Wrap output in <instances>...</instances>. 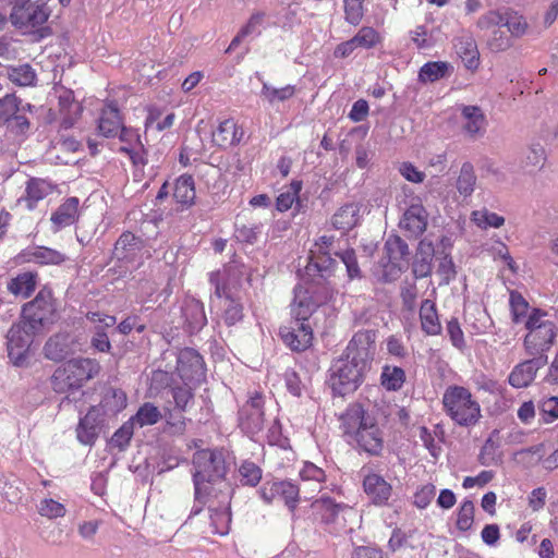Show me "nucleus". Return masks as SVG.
I'll return each instance as SVG.
<instances>
[{"instance_id": "obj_39", "label": "nucleus", "mask_w": 558, "mask_h": 558, "mask_svg": "<svg viewBox=\"0 0 558 558\" xmlns=\"http://www.w3.org/2000/svg\"><path fill=\"white\" fill-rule=\"evenodd\" d=\"M424 247H427V256H417L413 264V274L416 278H425L432 274V257L434 247L432 242L422 240L418 244V250L423 253Z\"/></svg>"}, {"instance_id": "obj_55", "label": "nucleus", "mask_w": 558, "mask_h": 558, "mask_svg": "<svg viewBox=\"0 0 558 558\" xmlns=\"http://www.w3.org/2000/svg\"><path fill=\"white\" fill-rule=\"evenodd\" d=\"M364 0H343L344 17L351 25H357L364 15Z\"/></svg>"}, {"instance_id": "obj_36", "label": "nucleus", "mask_w": 558, "mask_h": 558, "mask_svg": "<svg viewBox=\"0 0 558 558\" xmlns=\"http://www.w3.org/2000/svg\"><path fill=\"white\" fill-rule=\"evenodd\" d=\"M173 197L182 205H191L195 198L193 177H178L173 186Z\"/></svg>"}, {"instance_id": "obj_32", "label": "nucleus", "mask_w": 558, "mask_h": 558, "mask_svg": "<svg viewBox=\"0 0 558 558\" xmlns=\"http://www.w3.org/2000/svg\"><path fill=\"white\" fill-rule=\"evenodd\" d=\"M54 186L43 178H32L26 186L27 208L33 209L35 204L52 193Z\"/></svg>"}, {"instance_id": "obj_50", "label": "nucleus", "mask_w": 558, "mask_h": 558, "mask_svg": "<svg viewBox=\"0 0 558 558\" xmlns=\"http://www.w3.org/2000/svg\"><path fill=\"white\" fill-rule=\"evenodd\" d=\"M263 19H264L263 14H259V13L254 14L250 19L247 24L241 29L239 35L233 38L228 50L234 49L239 45V43L241 41L242 38L247 37V36L258 35L262 31Z\"/></svg>"}, {"instance_id": "obj_52", "label": "nucleus", "mask_w": 558, "mask_h": 558, "mask_svg": "<svg viewBox=\"0 0 558 558\" xmlns=\"http://www.w3.org/2000/svg\"><path fill=\"white\" fill-rule=\"evenodd\" d=\"M301 189H302V182L299 180H293L290 183V186L288 187V190L286 192H282L277 197L278 210L286 211V210L290 209L292 207L294 201L296 199L298 194L300 193Z\"/></svg>"}, {"instance_id": "obj_29", "label": "nucleus", "mask_w": 558, "mask_h": 558, "mask_svg": "<svg viewBox=\"0 0 558 558\" xmlns=\"http://www.w3.org/2000/svg\"><path fill=\"white\" fill-rule=\"evenodd\" d=\"M420 319L422 330L429 336L439 335L441 324L438 318L436 305L432 300H424L420 308Z\"/></svg>"}, {"instance_id": "obj_6", "label": "nucleus", "mask_w": 558, "mask_h": 558, "mask_svg": "<svg viewBox=\"0 0 558 558\" xmlns=\"http://www.w3.org/2000/svg\"><path fill=\"white\" fill-rule=\"evenodd\" d=\"M22 320L27 324L29 330L38 332L53 324L56 320V305L50 289L43 288L34 300L23 305Z\"/></svg>"}, {"instance_id": "obj_47", "label": "nucleus", "mask_w": 558, "mask_h": 558, "mask_svg": "<svg viewBox=\"0 0 558 558\" xmlns=\"http://www.w3.org/2000/svg\"><path fill=\"white\" fill-rule=\"evenodd\" d=\"M184 315L192 329L198 330L206 325L204 306L197 301H192L186 305Z\"/></svg>"}, {"instance_id": "obj_14", "label": "nucleus", "mask_w": 558, "mask_h": 558, "mask_svg": "<svg viewBox=\"0 0 558 558\" xmlns=\"http://www.w3.org/2000/svg\"><path fill=\"white\" fill-rule=\"evenodd\" d=\"M428 214L422 204L416 203L409 206L400 220V228L408 238H418L427 228Z\"/></svg>"}, {"instance_id": "obj_61", "label": "nucleus", "mask_w": 558, "mask_h": 558, "mask_svg": "<svg viewBox=\"0 0 558 558\" xmlns=\"http://www.w3.org/2000/svg\"><path fill=\"white\" fill-rule=\"evenodd\" d=\"M474 505L470 500L462 502L458 512L457 527L460 531H468L473 524Z\"/></svg>"}, {"instance_id": "obj_25", "label": "nucleus", "mask_w": 558, "mask_h": 558, "mask_svg": "<svg viewBox=\"0 0 558 558\" xmlns=\"http://www.w3.org/2000/svg\"><path fill=\"white\" fill-rule=\"evenodd\" d=\"M122 126V119L119 109L112 102L106 105L98 119V131L105 137L117 136Z\"/></svg>"}, {"instance_id": "obj_26", "label": "nucleus", "mask_w": 558, "mask_h": 558, "mask_svg": "<svg viewBox=\"0 0 558 558\" xmlns=\"http://www.w3.org/2000/svg\"><path fill=\"white\" fill-rule=\"evenodd\" d=\"M305 276L311 280L310 286L305 289L313 295V299H315L319 306L333 299L336 290L329 280L331 276L324 278L319 276V272L305 274Z\"/></svg>"}, {"instance_id": "obj_35", "label": "nucleus", "mask_w": 558, "mask_h": 558, "mask_svg": "<svg viewBox=\"0 0 558 558\" xmlns=\"http://www.w3.org/2000/svg\"><path fill=\"white\" fill-rule=\"evenodd\" d=\"M458 54L468 69H475L478 64V52L472 37H461L454 44Z\"/></svg>"}, {"instance_id": "obj_10", "label": "nucleus", "mask_w": 558, "mask_h": 558, "mask_svg": "<svg viewBox=\"0 0 558 558\" xmlns=\"http://www.w3.org/2000/svg\"><path fill=\"white\" fill-rule=\"evenodd\" d=\"M264 397L255 391L239 411V426L253 436L264 428Z\"/></svg>"}, {"instance_id": "obj_57", "label": "nucleus", "mask_w": 558, "mask_h": 558, "mask_svg": "<svg viewBox=\"0 0 558 558\" xmlns=\"http://www.w3.org/2000/svg\"><path fill=\"white\" fill-rule=\"evenodd\" d=\"M410 37L418 49H429L435 45L430 33L424 25L416 26L413 31H411Z\"/></svg>"}, {"instance_id": "obj_15", "label": "nucleus", "mask_w": 558, "mask_h": 558, "mask_svg": "<svg viewBox=\"0 0 558 558\" xmlns=\"http://www.w3.org/2000/svg\"><path fill=\"white\" fill-rule=\"evenodd\" d=\"M547 364V356H533L518 364L509 375V384L514 388H525L535 378L537 371Z\"/></svg>"}, {"instance_id": "obj_20", "label": "nucleus", "mask_w": 558, "mask_h": 558, "mask_svg": "<svg viewBox=\"0 0 558 558\" xmlns=\"http://www.w3.org/2000/svg\"><path fill=\"white\" fill-rule=\"evenodd\" d=\"M243 134L242 129L238 126L233 119H226L213 132L211 142L218 147L228 148L239 144Z\"/></svg>"}, {"instance_id": "obj_4", "label": "nucleus", "mask_w": 558, "mask_h": 558, "mask_svg": "<svg viewBox=\"0 0 558 558\" xmlns=\"http://www.w3.org/2000/svg\"><path fill=\"white\" fill-rule=\"evenodd\" d=\"M100 372L98 361L89 357L72 359L59 366L52 377V388L58 393L71 395Z\"/></svg>"}, {"instance_id": "obj_60", "label": "nucleus", "mask_w": 558, "mask_h": 558, "mask_svg": "<svg viewBox=\"0 0 558 558\" xmlns=\"http://www.w3.org/2000/svg\"><path fill=\"white\" fill-rule=\"evenodd\" d=\"M278 494L286 501V505L293 510L299 498V488L290 482H278Z\"/></svg>"}, {"instance_id": "obj_24", "label": "nucleus", "mask_w": 558, "mask_h": 558, "mask_svg": "<svg viewBox=\"0 0 558 558\" xmlns=\"http://www.w3.org/2000/svg\"><path fill=\"white\" fill-rule=\"evenodd\" d=\"M78 205L77 197H69L58 207L50 218L54 231L69 227L77 220Z\"/></svg>"}, {"instance_id": "obj_63", "label": "nucleus", "mask_w": 558, "mask_h": 558, "mask_svg": "<svg viewBox=\"0 0 558 558\" xmlns=\"http://www.w3.org/2000/svg\"><path fill=\"white\" fill-rule=\"evenodd\" d=\"M300 476L303 482H314L316 484L315 486H319L326 477L324 470L312 462L304 463L300 471Z\"/></svg>"}, {"instance_id": "obj_30", "label": "nucleus", "mask_w": 558, "mask_h": 558, "mask_svg": "<svg viewBox=\"0 0 558 558\" xmlns=\"http://www.w3.org/2000/svg\"><path fill=\"white\" fill-rule=\"evenodd\" d=\"M546 158V150L542 143L532 142L522 154L521 165L529 171L542 170Z\"/></svg>"}, {"instance_id": "obj_43", "label": "nucleus", "mask_w": 558, "mask_h": 558, "mask_svg": "<svg viewBox=\"0 0 558 558\" xmlns=\"http://www.w3.org/2000/svg\"><path fill=\"white\" fill-rule=\"evenodd\" d=\"M192 384L184 383V386H173L170 390L174 408L180 412H185L194 403Z\"/></svg>"}, {"instance_id": "obj_37", "label": "nucleus", "mask_w": 558, "mask_h": 558, "mask_svg": "<svg viewBox=\"0 0 558 558\" xmlns=\"http://www.w3.org/2000/svg\"><path fill=\"white\" fill-rule=\"evenodd\" d=\"M59 98V108L70 107L71 117H68L64 120V129H69L74 125L76 120L80 118L82 113V106L78 101L74 99V95L72 90L69 89H60L58 90Z\"/></svg>"}, {"instance_id": "obj_45", "label": "nucleus", "mask_w": 558, "mask_h": 558, "mask_svg": "<svg viewBox=\"0 0 558 558\" xmlns=\"http://www.w3.org/2000/svg\"><path fill=\"white\" fill-rule=\"evenodd\" d=\"M32 105H20L14 95H5L0 99V120L9 121L15 113L31 111Z\"/></svg>"}, {"instance_id": "obj_3", "label": "nucleus", "mask_w": 558, "mask_h": 558, "mask_svg": "<svg viewBox=\"0 0 558 558\" xmlns=\"http://www.w3.org/2000/svg\"><path fill=\"white\" fill-rule=\"evenodd\" d=\"M345 434L354 436L359 447L372 456H378L384 447L381 433L375 418L362 405L352 404L342 415Z\"/></svg>"}, {"instance_id": "obj_42", "label": "nucleus", "mask_w": 558, "mask_h": 558, "mask_svg": "<svg viewBox=\"0 0 558 558\" xmlns=\"http://www.w3.org/2000/svg\"><path fill=\"white\" fill-rule=\"evenodd\" d=\"M405 380V373L401 367L386 365L380 375L381 385L389 391L399 390Z\"/></svg>"}, {"instance_id": "obj_49", "label": "nucleus", "mask_w": 558, "mask_h": 558, "mask_svg": "<svg viewBox=\"0 0 558 558\" xmlns=\"http://www.w3.org/2000/svg\"><path fill=\"white\" fill-rule=\"evenodd\" d=\"M497 434L498 432L494 430L482 447L478 456V460L482 465H492L498 461L497 450L499 448V442L495 439Z\"/></svg>"}, {"instance_id": "obj_38", "label": "nucleus", "mask_w": 558, "mask_h": 558, "mask_svg": "<svg viewBox=\"0 0 558 558\" xmlns=\"http://www.w3.org/2000/svg\"><path fill=\"white\" fill-rule=\"evenodd\" d=\"M295 94V87L293 85H287L280 88L269 85L268 83L263 84L260 96L268 101L270 106H276L279 102H283L292 98Z\"/></svg>"}, {"instance_id": "obj_28", "label": "nucleus", "mask_w": 558, "mask_h": 558, "mask_svg": "<svg viewBox=\"0 0 558 558\" xmlns=\"http://www.w3.org/2000/svg\"><path fill=\"white\" fill-rule=\"evenodd\" d=\"M70 335L57 333L46 342L45 356L52 361H61L72 351Z\"/></svg>"}, {"instance_id": "obj_34", "label": "nucleus", "mask_w": 558, "mask_h": 558, "mask_svg": "<svg viewBox=\"0 0 558 558\" xmlns=\"http://www.w3.org/2000/svg\"><path fill=\"white\" fill-rule=\"evenodd\" d=\"M360 208L355 204L341 207L332 217V225L339 230H350L356 226Z\"/></svg>"}, {"instance_id": "obj_9", "label": "nucleus", "mask_w": 558, "mask_h": 558, "mask_svg": "<svg viewBox=\"0 0 558 558\" xmlns=\"http://www.w3.org/2000/svg\"><path fill=\"white\" fill-rule=\"evenodd\" d=\"M337 252L333 248V236L323 235L311 250L310 262L305 266V274L312 275L319 272L320 277L327 278L333 272L337 265L336 259L331 258V254Z\"/></svg>"}, {"instance_id": "obj_62", "label": "nucleus", "mask_w": 558, "mask_h": 558, "mask_svg": "<svg viewBox=\"0 0 558 558\" xmlns=\"http://www.w3.org/2000/svg\"><path fill=\"white\" fill-rule=\"evenodd\" d=\"M435 485L430 483L425 484L415 492L413 496V504L420 509H425L435 498Z\"/></svg>"}, {"instance_id": "obj_56", "label": "nucleus", "mask_w": 558, "mask_h": 558, "mask_svg": "<svg viewBox=\"0 0 558 558\" xmlns=\"http://www.w3.org/2000/svg\"><path fill=\"white\" fill-rule=\"evenodd\" d=\"M241 482L245 485L256 486L262 478V470L253 462H244L240 466Z\"/></svg>"}, {"instance_id": "obj_41", "label": "nucleus", "mask_w": 558, "mask_h": 558, "mask_svg": "<svg viewBox=\"0 0 558 558\" xmlns=\"http://www.w3.org/2000/svg\"><path fill=\"white\" fill-rule=\"evenodd\" d=\"M162 417L159 409L150 402L144 403L134 416L130 418L132 424L138 427L156 424Z\"/></svg>"}, {"instance_id": "obj_12", "label": "nucleus", "mask_w": 558, "mask_h": 558, "mask_svg": "<svg viewBox=\"0 0 558 558\" xmlns=\"http://www.w3.org/2000/svg\"><path fill=\"white\" fill-rule=\"evenodd\" d=\"M177 372L184 383L201 384L205 379L203 357L194 349L181 350L178 355Z\"/></svg>"}, {"instance_id": "obj_58", "label": "nucleus", "mask_w": 558, "mask_h": 558, "mask_svg": "<svg viewBox=\"0 0 558 558\" xmlns=\"http://www.w3.org/2000/svg\"><path fill=\"white\" fill-rule=\"evenodd\" d=\"M341 262L345 265L347 272L350 279L361 277V270L359 268L355 252L353 250H345L343 252H335Z\"/></svg>"}, {"instance_id": "obj_31", "label": "nucleus", "mask_w": 558, "mask_h": 558, "mask_svg": "<svg viewBox=\"0 0 558 558\" xmlns=\"http://www.w3.org/2000/svg\"><path fill=\"white\" fill-rule=\"evenodd\" d=\"M143 241L141 238L134 235L132 232H124L117 240L113 248V254L118 259H130L133 255L141 251Z\"/></svg>"}, {"instance_id": "obj_5", "label": "nucleus", "mask_w": 558, "mask_h": 558, "mask_svg": "<svg viewBox=\"0 0 558 558\" xmlns=\"http://www.w3.org/2000/svg\"><path fill=\"white\" fill-rule=\"evenodd\" d=\"M442 404L447 415L463 427L475 425L482 416L478 402L462 386H449L444 392Z\"/></svg>"}, {"instance_id": "obj_7", "label": "nucleus", "mask_w": 558, "mask_h": 558, "mask_svg": "<svg viewBox=\"0 0 558 558\" xmlns=\"http://www.w3.org/2000/svg\"><path fill=\"white\" fill-rule=\"evenodd\" d=\"M223 489L213 493L206 497L204 502H197L198 506H194L192 514H197L202 510V505L209 502L208 510L210 512V524L213 532L220 535H226L229 532L231 513H230V497L231 487L229 484H222Z\"/></svg>"}, {"instance_id": "obj_11", "label": "nucleus", "mask_w": 558, "mask_h": 558, "mask_svg": "<svg viewBox=\"0 0 558 558\" xmlns=\"http://www.w3.org/2000/svg\"><path fill=\"white\" fill-rule=\"evenodd\" d=\"M37 333L39 332L36 330H29L27 324L22 319L9 329L7 335L8 353L15 365L23 363L25 354L33 342V337Z\"/></svg>"}, {"instance_id": "obj_46", "label": "nucleus", "mask_w": 558, "mask_h": 558, "mask_svg": "<svg viewBox=\"0 0 558 558\" xmlns=\"http://www.w3.org/2000/svg\"><path fill=\"white\" fill-rule=\"evenodd\" d=\"M389 260L400 262L409 254L408 244L398 235H390L385 243Z\"/></svg>"}, {"instance_id": "obj_40", "label": "nucleus", "mask_w": 558, "mask_h": 558, "mask_svg": "<svg viewBox=\"0 0 558 558\" xmlns=\"http://www.w3.org/2000/svg\"><path fill=\"white\" fill-rule=\"evenodd\" d=\"M449 64L442 61L427 62L418 72V81L422 83H434L448 73Z\"/></svg>"}, {"instance_id": "obj_53", "label": "nucleus", "mask_w": 558, "mask_h": 558, "mask_svg": "<svg viewBox=\"0 0 558 558\" xmlns=\"http://www.w3.org/2000/svg\"><path fill=\"white\" fill-rule=\"evenodd\" d=\"M9 75L13 83L19 84L21 86H31L34 84V82L36 80L35 71L28 64H23V65L13 68L10 71Z\"/></svg>"}, {"instance_id": "obj_21", "label": "nucleus", "mask_w": 558, "mask_h": 558, "mask_svg": "<svg viewBox=\"0 0 558 558\" xmlns=\"http://www.w3.org/2000/svg\"><path fill=\"white\" fill-rule=\"evenodd\" d=\"M318 306V303L305 288L296 287L294 289V300L291 305V313L295 318V323H305Z\"/></svg>"}, {"instance_id": "obj_48", "label": "nucleus", "mask_w": 558, "mask_h": 558, "mask_svg": "<svg viewBox=\"0 0 558 558\" xmlns=\"http://www.w3.org/2000/svg\"><path fill=\"white\" fill-rule=\"evenodd\" d=\"M472 221L481 229L500 228L505 223V218L490 213L487 209H480L472 213Z\"/></svg>"}, {"instance_id": "obj_13", "label": "nucleus", "mask_w": 558, "mask_h": 558, "mask_svg": "<svg viewBox=\"0 0 558 558\" xmlns=\"http://www.w3.org/2000/svg\"><path fill=\"white\" fill-rule=\"evenodd\" d=\"M556 338L555 324L546 322L538 329H532L524 338V348L529 355L539 356L550 349Z\"/></svg>"}, {"instance_id": "obj_51", "label": "nucleus", "mask_w": 558, "mask_h": 558, "mask_svg": "<svg viewBox=\"0 0 558 558\" xmlns=\"http://www.w3.org/2000/svg\"><path fill=\"white\" fill-rule=\"evenodd\" d=\"M504 26H506L513 36L519 37L525 33L527 23L524 17L517 12L505 10Z\"/></svg>"}, {"instance_id": "obj_22", "label": "nucleus", "mask_w": 558, "mask_h": 558, "mask_svg": "<svg viewBox=\"0 0 558 558\" xmlns=\"http://www.w3.org/2000/svg\"><path fill=\"white\" fill-rule=\"evenodd\" d=\"M117 135L119 136V140L124 144L121 147V150L129 155L130 160L136 167L134 171H138V166L144 165V159L140 154L143 145L141 143L137 131L131 128H124L122 125Z\"/></svg>"}, {"instance_id": "obj_18", "label": "nucleus", "mask_w": 558, "mask_h": 558, "mask_svg": "<svg viewBox=\"0 0 558 558\" xmlns=\"http://www.w3.org/2000/svg\"><path fill=\"white\" fill-rule=\"evenodd\" d=\"M280 336L293 351H304L313 339L312 328L306 323H295V327H281Z\"/></svg>"}, {"instance_id": "obj_2", "label": "nucleus", "mask_w": 558, "mask_h": 558, "mask_svg": "<svg viewBox=\"0 0 558 558\" xmlns=\"http://www.w3.org/2000/svg\"><path fill=\"white\" fill-rule=\"evenodd\" d=\"M194 473V496L195 502H204L213 492L223 489L227 484L223 477L227 473L225 458L221 451L199 450L193 456Z\"/></svg>"}, {"instance_id": "obj_59", "label": "nucleus", "mask_w": 558, "mask_h": 558, "mask_svg": "<svg viewBox=\"0 0 558 558\" xmlns=\"http://www.w3.org/2000/svg\"><path fill=\"white\" fill-rule=\"evenodd\" d=\"M510 307L513 322L520 323L521 318L527 313L529 303L520 293L512 291L510 293Z\"/></svg>"}, {"instance_id": "obj_1", "label": "nucleus", "mask_w": 558, "mask_h": 558, "mask_svg": "<svg viewBox=\"0 0 558 558\" xmlns=\"http://www.w3.org/2000/svg\"><path fill=\"white\" fill-rule=\"evenodd\" d=\"M375 350V335L360 331L349 342L345 354L330 367L329 383L335 393L345 396L362 384Z\"/></svg>"}, {"instance_id": "obj_8", "label": "nucleus", "mask_w": 558, "mask_h": 558, "mask_svg": "<svg viewBox=\"0 0 558 558\" xmlns=\"http://www.w3.org/2000/svg\"><path fill=\"white\" fill-rule=\"evenodd\" d=\"M49 15L50 11L45 2L21 0L12 8L10 19L15 27L29 32L41 26Z\"/></svg>"}, {"instance_id": "obj_33", "label": "nucleus", "mask_w": 558, "mask_h": 558, "mask_svg": "<svg viewBox=\"0 0 558 558\" xmlns=\"http://www.w3.org/2000/svg\"><path fill=\"white\" fill-rule=\"evenodd\" d=\"M76 432L77 438L82 444H94L99 433L97 415L94 411H89L83 418H81Z\"/></svg>"}, {"instance_id": "obj_16", "label": "nucleus", "mask_w": 558, "mask_h": 558, "mask_svg": "<svg viewBox=\"0 0 558 558\" xmlns=\"http://www.w3.org/2000/svg\"><path fill=\"white\" fill-rule=\"evenodd\" d=\"M314 507L320 512V518L325 523H344L348 519L355 517V511L347 505L336 504L330 498H320L314 504Z\"/></svg>"}, {"instance_id": "obj_17", "label": "nucleus", "mask_w": 558, "mask_h": 558, "mask_svg": "<svg viewBox=\"0 0 558 558\" xmlns=\"http://www.w3.org/2000/svg\"><path fill=\"white\" fill-rule=\"evenodd\" d=\"M461 126L470 137H478L485 133L487 120L483 110L477 106H460Z\"/></svg>"}, {"instance_id": "obj_19", "label": "nucleus", "mask_w": 558, "mask_h": 558, "mask_svg": "<svg viewBox=\"0 0 558 558\" xmlns=\"http://www.w3.org/2000/svg\"><path fill=\"white\" fill-rule=\"evenodd\" d=\"M363 488L375 505H385L392 492L391 485L379 474L369 472L364 475Z\"/></svg>"}, {"instance_id": "obj_27", "label": "nucleus", "mask_w": 558, "mask_h": 558, "mask_svg": "<svg viewBox=\"0 0 558 558\" xmlns=\"http://www.w3.org/2000/svg\"><path fill=\"white\" fill-rule=\"evenodd\" d=\"M24 259L38 265H60L66 260L65 254L46 246H37L26 251Z\"/></svg>"}, {"instance_id": "obj_64", "label": "nucleus", "mask_w": 558, "mask_h": 558, "mask_svg": "<svg viewBox=\"0 0 558 558\" xmlns=\"http://www.w3.org/2000/svg\"><path fill=\"white\" fill-rule=\"evenodd\" d=\"M539 414L545 423L558 418V398L551 397L539 403Z\"/></svg>"}, {"instance_id": "obj_44", "label": "nucleus", "mask_w": 558, "mask_h": 558, "mask_svg": "<svg viewBox=\"0 0 558 558\" xmlns=\"http://www.w3.org/2000/svg\"><path fill=\"white\" fill-rule=\"evenodd\" d=\"M352 40L357 48L363 49H372L378 44L381 43V35L371 26H363L359 29V32L352 37Z\"/></svg>"}, {"instance_id": "obj_54", "label": "nucleus", "mask_w": 558, "mask_h": 558, "mask_svg": "<svg viewBox=\"0 0 558 558\" xmlns=\"http://www.w3.org/2000/svg\"><path fill=\"white\" fill-rule=\"evenodd\" d=\"M38 512L48 519H57L64 517L65 507L52 498H45L38 505Z\"/></svg>"}, {"instance_id": "obj_23", "label": "nucleus", "mask_w": 558, "mask_h": 558, "mask_svg": "<svg viewBox=\"0 0 558 558\" xmlns=\"http://www.w3.org/2000/svg\"><path fill=\"white\" fill-rule=\"evenodd\" d=\"M38 284V274L35 271H23L12 277L8 283V291L19 298L28 299Z\"/></svg>"}]
</instances>
